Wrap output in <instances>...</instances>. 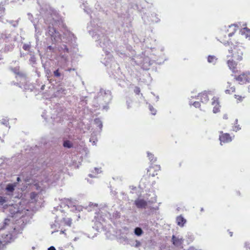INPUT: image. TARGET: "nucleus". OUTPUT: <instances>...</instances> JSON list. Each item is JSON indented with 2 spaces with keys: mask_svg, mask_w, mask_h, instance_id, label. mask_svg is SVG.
I'll return each mask as SVG.
<instances>
[{
  "mask_svg": "<svg viewBox=\"0 0 250 250\" xmlns=\"http://www.w3.org/2000/svg\"><path fill=\"white\" fill-rule=\"evenodd\" d=\"M234 79L240 84L250 83V72L245 71L238 75H236Z\"/></svg>",
  "mask_w": 250,
  "mask_h": 250,
  "instance_id": "1",
  "label": "nucleus"
},
{
  "mask_svg": "<svg viewBox=\"0 0 250 250\" xmlns=\"http://www.w3.org/2000/svg\"><path fill=\"white\" fill-rule=\"evenodd\" d=\"M241 48V46L237 45L233 46V47H231V49L229 50V52L231 53L230 56L235 58L236 60H241L243 53Z\"/></svg>",
  "mask_w": 250,
  "mask_h": 250,
  "instance_id": "2",
  "label": "nucleus"
},
{
  "mask_svg": "<svg viewBox=\"0 0 250 250\" xmlns=\"http://www.w3.org/2000/svg\"><path fill=\"white\" fill-rule=\"evenodd\" d=\"M219 140L220 141V144L222 143H229L231 142L234 137V136H231L228 133H224L223 131L219 132Z\"/></svg>",
  "mask_w": 250,
  "mask_h": 250,
  "instance_id": "3",
  "label": "nucleus"
},
{
  "mask_svg": "<svg viewBox=\"0 0 250 250\" xmlns=\"http://www.w3.org/2000/svg\"><path fill=\"white\" fill-rule=\"evenodd\" d=\"M3 241H0V249L3 250L6 247V245L10 243L13 240V235L11 233L8 232L2 236Z\"/></svg>",
  "mask_w": 250,
  "mask_h": 250,
  "instance_id": "4",
  "label": "nucleus"
},
{
  "mask_svg": "<svg viewBox=\"0 0 250 250\" xmlns=\"http://www.w3.org/2000/svg\"><path fill=\"white\" fill-rule=\"evenodd\" d=\"M161 169L159 165L151 164L147 169V174L149 176L154 177L158 174V172Z\"/></svg>",
  "mask_w": 250,
  "mask_h": 250,
  "instance_id": "5",
  "label": "nucleus"
},
{
  "mask_svg": "<svg viewBox=\"0 0 250 250\" xmlns=\"http://www.w3.org/2000/svg\"><path fill=\"white\" fill-rule=\"evenodd\" d=\"M227 63L229 69L233 73L235 74L238 73V70L237 67V64L233 59L228 60Z\"/></svg>",
  "mask_w": 250,
  "mask_h": 250,
  "instance_id": "6",
  "label": "nucleus"
},
{
  "mask_svg": "<svg viewBox=\"0 0 250 250\" xmlns=\"http://www.w3.org/2000/svg\"><path fill=\"white\" fill-rule=\"evenodd\" d=\"M134 204L139 208H146L147 206V202L143 199H137Z\"/></svg>",
  "mask_w": 250,
  "mask_h": 250,
  "instance_id": "7",
  "label": "nucleus"
},
{
  "mask_svg": "<svg viewBox=\"0 0 250 250\" xmlns=\"http://www.w3.org/2000/svg\"><path fill=\"white\" fill-rule=\"evenodd\" d=\"M171 241L172 244L176 247H180L183 245L184 239L183 238H179L175 235H172Z\"/></svg>",
  "mask_w": 250,
  "mask_h": 250,
  "instance_id": "8",
  "label": "nucleus"
},
{
  "mask_svg": "<svg viewBox=\"0 0 250 250\" xmlns=\"http://www.w3.org/2000/svg\"><path fill=\"white\" fill-rule=\"evenodd\" d=\"M197 99L199 100L200 101L203 103H206L209 100L208 93L206 92L199 93L197 96Z\"/></svg>",
  "mask_w": 250,
  "mask_h": 250,
  "instance_id": "9",
  "label": "nucleus"
},
{
  "mask_svg": "<svg viewBox=\"0 0 250 250\" xmlns=\"http://www.w3.org/2000/svg\"><path fill=\"white\" fill-rule=\"evenodd\" d=\"M212 104L214 106L213 111L214 113H216L219 111L220 109V105L218 101V99L216 97H214L212 99Z\"/></svg>",
  "mask_w": 250,
  "mask_h": 250,
  "instance_id": "10",
  "label": "nucleus"
},
{
  "mask_svg": "<svg viewBox=\"0 0 250 250\" xmlns=\"http://www.w3.org/2000/svg\"><path fill=\"white\" fill-rule=\"evenodd\" d=\"M238 26L236 24H232L229 26V29L228 30V36L229 37H231L237 30Z\"/></svg>",
  "mask_w": 250,
  "mask_h": 250,
  "instance_id": "11",
  "label": "nucleus"
},
{
  "mask_svg": "<svg viewBox=\"0 0 250 250\" xmlns=\"http://www.w3.org/2000/svg\"><path fill=\"white\" fill-rule=\"evenodd\" d=\"M234 97L237 103H240L243 102L247 97V94L245 92H243L241 94H235Z\"/></svg>",
  "mask_w": 250,
  "mask_h": 250,
  "instance_id": "12",
  "label": "nucleus"
},
{
  "mask_svg": "<svg viewBox=\"0 0 250 250\" xmlns=\"http://www.w3.org/2000/svg\"><path fill=\"white\" fill-rule=\"evenodd\" d=\"M235 91V88L234 86L232 85L231 83L229 82L228 83L227 89L225 90L226 94H230L234 92Z\"/></svg>",
  "mask_w": 250,
  "mask_h": 250,
  "instance_id": "13",
  "label": "nucleus"
},
{
  "mask_svg": "<svg viewBox=\"0 0 250 250\" xmlns=\"http://www.w3.org/2000/svg\"><path fill=\"white\" fill-rule=\"evenodd\" d=\"M177 224L180 227H183L186 222V220L181 215L178 216L176 218Z\"/></svg>",
  "mask_w": 250,
  "mask_h": 250,
  "instance_id": "14",
  "label": "nucleus"
},
{
  "mask_svg": "<svg viewBox=\"0 0 250 250\" xmlns=\"http://www.w3.org/2000/svg\"><path fill=\"white\" fill-rule=\"evenodd\" d=\"M240 32L242 34L245 35L246 37L249 38L250 40V29L244 27L241 30Z\"/></svg>",
  "mask_w": 250,
  "mask_h": 250,
  "instance_id": "15",
  "label": "nucleus"
},
{
  "mask_svg": "<svg viewBox=\"0 0 250 250\" xmlns=\"http://www.w3.org/2000/svg\"><path fill=\"white\" fill-rule=\"evenodd\" d=\"M217 60V58L215 56L213 55H209L208 57V61L209 63L215 64Z\"/></svg>",
  "mask_w": 250,
  "mask_h": 250,
  "instance_id": "16",
  "label": "nucleus"
},
{
  "mask_svg": "<svg viewBox=\"0 0 250 250\" xmlns=\"http://www.w3.org/2000/svg\"><path fill=\"white\" fill-rule=\"evenodd\" d=\"M148 159L150 161L151 164L155 163L157 161V158L154 157V155L149 152L147 153Z\"/></svg>",
  "mask_w": 250,
  "mask_h": 250,
  "instance_id": "17",
  "label": "nucleus"
},
{
  "mask_svg": "<svg viewBox=\"0 0 250 250\" xmlns=\"http://www.w3.org/2000/svg\"><path fill=\"white\" fill-rule=\"evenodd\" d=\"M15 185L11 184H8L6 187V190L8 192L13 193L15 190Z\"/></svg>",
  "mask_w": 250,
  "mask_h": 250,
  "instance_id": "18",
  "label": "nucleus"
},
{
  "mask_svg": "<svg viewBox=\"0 0 250 250\" xmlns=\"http://www.w3.org/2000/svg\"><path fill=\"white\" fill-rule=\"evenodd\" d=\"M63 146L67 148H71L73 146L72 143L69 140H66L64 141L63 144Z\"/></svg>",
  "mask_w": 250,
  "mask_h": 250,
  "instance_id": "19",
  "label": "nucleus"
},
{
  "mask_svg": "<svg viewBox=\"0 0 250 250\" xmlns=\"http://www.w3.org/2000/svg\"><path fill=\"white\" fill-rule=\"evenodd\" d=\"M226 36V34H224V33H221L219 36V40L221 42L225 44H226L227 43H229V42L228 41H226L223 39V38Z\"/></svg>",
  "mask_w": 250,
  "mask_h": 250,
  "instance_id": "20",
  "label": "nucleus"
},
{
  "mask_svg": "<svg viewBox=\"0 0 250 250\" xmlns=\"http://www.w3.org/2000/svg\"><path fill=\"white\" fill-rule=\"evenodd\" d=\"M134 233L136 235L140 236L143 234V231L140 228L137 227L135 229Z\"/></svg>",
  "mask_w": 250,
  "mask_h": 250,
  "instance_id": "21",
  "label": "nucleus"
},
{
  "mask_svg": "<svg viewBox=\"0 0 250 250\" xmlns=\"http://www.w3.org/2000/svg\"><path fill=\"white\" fill-rule=\"evenodd\" d=\"M7 201V198L6 197L0 196V205L3 206Z\"/></svg>",
  "mask_w": 250,
  "mask_h": 250,
  "instance_id": "22",
  "label": "nucleus"
},
{
  "mask_svg": "<svg viewBox=\"0 0 250 250\" xmlns=\"http://www.w3.org/2000/svg\"><path fill=\"white\" fill-rule=\"evenodd\" d=\"M63 221L65 225L68 226H70L72 223V220L69 218L67 219H63Z\"/></svg>",
  "mask_w": 250,
  "mask_h": 250,
  "instance_id": "23",
  "label": "nucleus"
},
{
  "mask_svg": "<svg viewBox=\"0 0 250 250\" xmlns=\"http://www.w3.org/2000/svg\"><path fill=\"white\" fill-rule=\"evenodd\" d=\"M53 74L54 76L56 77H59L61 76V73L59 72V69L54 71Z\"/></svg>",
  "mask_w": 250,
  "mask_h": 250,
  "instance_id": "24",
  "label": "nucleus"
},
{
  "mask_svg": "<svg viewBox=\"0 0 250 250\" xmlns=\"http://www.w3.org/2000/svg\"><path fill=\"white\" fill-rule=\"evenodd\" d=\"M134 92L136 94L139 95L141 92L140 88L138 86H136L134 89Z\"/></svg>",
  "mask_w": 250,
  "mask_h": 250,
  "instance_id": "25",
  "label": "nucleus"
},
{
  "mask_svg": "<svg viewBox=\"0 0 250 250\" xmlns=\"http://www.w3.org/2000/svg\"><path fill=\"white\" fill-rule=\"evenodd\" d=\"M192 105L195 107L196 108H198V107H200V103L199 102H194L193 104H192Z\"/></svg>",
  "mask_w": 250,
  "mask_h": 250,
  "instance_id": "26",
  "label": "nucleus"
},
{
  "mask_svg": "<svg viewBox=\"0 0 250 250\" xmlns=\"http://www.w3.org/2000/svg\"><path fill=\"white\" fill-rule=\"evenodd\" d=\"M240 129L241 128L239 127V125H235L233 127V130L236 132L240 130Z\"/></svg>",
  "mask_w": 250,
  "mask_h": 250,
  "instance_id": "27",
  "label": "nucleus"
},
{
  "mask_svg": "<svg viewBox=\"0 0 250 250\" xmlns=\"http://www.w3.org/2000/svg\"><path fill=\"white\" fill-rule=\"evenodd\" d=\"M150 110L151 111L152 114L155 115L156 113V110L152 107H150Z\"/></svg>",
  "mask_w": 250,
  "mask_h": 250,
  "instance_id": "28",
  "label": "nucleus"
},
{
  "mask_svg": "<svg viewBox=\"0 0 250 250\" xmlns=\"http://www.w3.org/2000/svg\"><path fill=\"white\" fill-rule=\"evenodd\" d=\"M95 122L96 123H100V127H101L102 126V123L101 122V121L99 120V119H96L95 120Z\"/></svg>",
  "mask_w": 250,
  "mask_h": 250,
  "instance_id": "29",
  "label": "nucleus"
},
{
  "mask_svg": "<svg viewBox=\"0 0 250 250\" xmlns=\"http://www.w3.org/2000/svg\"><path fill=\"white\" fill-rule=\"evenodd\" d=\"M37 195V194L35 192H32L31 193V197H34Z\"/></svg>",
  "mask_w": 250,
  "mask_h": 250,
  "instance_id": "30",
  "label": "nucleus"
},
{
  "mask_svg": "<svg viewBox=\"0 0 250 250\" xmlns=\"http://www.w3.org/2000/svg\"><path fill=\"white\" fill-rule=\"evenodd\" d=\"M223 119H225V120H228L229 119V117H228V115L225 114L223 116Z\"/></svg>",
  "mask_w": 250,
  "mask_h": 250,
  "instance_id": "31",
  "label": "nucleus"
},
{
  "mask_svg": "<svg viewBox=\"0 0 250 250\" xmlns=\"http://www.w3.org/2000/svg\"><path fill=\"white\" fill-rule=\"evenodd\" d=\"M48 250H56V249L55 247H54L53 246H51L48 249Z\"/></svg>",
  "mask_w": 250,
  "mask_h": 250,
  "instance_id": "32",
  "label": "nucleus"
},
{
  "mask_svg": "<svg viewBox=\"0 0 250 250\" xmlns=\"http://www.w3.org/2000/svg\"><path fill=\"white\" fill-rule=\"evenodd\" d=\"M228 231H229V236H232V235H233V232L232 231H229V230H228Z\"/></svg>",
  "mask_w": 250,
  "mask_h": 250,
  "instance_id": "33",
  "label": "nucleus"
},
{
  "mask_svg": "<svg viewBox=\"0 0 250 250\" xmlns=\"http://www.w3.org/2000/svg\"><path fill=\"white\" fill-rule=\"evenodd\" d=\"M64 50L66 52H68V49L66 45L64 46Z\"/></svg>",
  "mask_w": 250,
  "mask_h": 250,
  "instance_id": "34",
  "label": "nucleus"
},
{
  "mask_svg": "<svg viewBox=\"0 0 250 250\" xmlns=\"http://www.w3.org/2000/svg\"><path fill=\"white\" fill-rule=\"evenodd\" d=\"M48 49H49V50H52L53 49V48L51 46H48Z\"/></svg>",
  "mask_w": 250,
  "mask_h": 250,
  "instance_id": "35",
  "label": "nucleus"
},
{
  "mask_svg": "<svg viewBox=\"0 0 250 250\" xmlns=\"http://www.w3.org/2000/svg\"><path fill=\"white\" fill-rule=\"evenodd\" d=\"M20 180H21V179H20V177H18V178H17V181H18V182H19V181H20Z\"/></svg>",
  "mask_w": 250,
  "mask_h": 250,
  "instance_id": "36",
  "label": "nucleus"
},
{
  "mask_svg": "<svg viewBox=\"0 0 250 250\" xmlns=\"http://www.w3.org/2000/svg\"><path fill=\"white\" fill-rule=\"evenodd\" d=\"M235 122H236V124H237V122H238V120L237 119H235Z\"/></svg>",
  "mask_w": 250,
  "mask_h": 250,
  "instance_id": "37",
  "label": "nucleus"
},
{
  "mask_svg": "<svg viewBox=\"0 0 250 250\" xmlns=\"http://www.w3.org/2000/svg\"><path fill=\"white\" fill-rule=\"evenodd\" d=\"M204 211V209L203 208H201V211Z\"/></svg>",
  "mask_w": 250,
  "mask_h": 250,
  "instance_id": "38",
  "label": "nucleus"
},
{
  "mask_svg": "<svg viewBox=\"0 0 250 250\" xmlns=\"http://www.w3.org/2000/svg\"><path fill=\"white\" fill-rule=\"evenodd\" d=\"M23 49H24V50H26V48H24V47H23Z\"/></svg>",
  "mask_w": 250,
  "mask_h": 250,
  "instance_id": "39",
  "label": "nucleus"
}]
</instances>
